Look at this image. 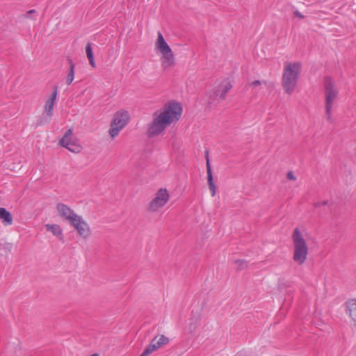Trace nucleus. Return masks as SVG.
I'll use <instances>...</instances> for the list:
<instances>
[{
	"mask_svg": "<svg viewBox=\"0 0 356 356\" xmlns=\"http://www.w3.org/2000/svg\"><path fill=\"white\" fill-rule=\"evenodd\" d=\"M327 204H328V201L318 202L315 203L314 205L316 207H318L322 205H327Z\"/></svg>",
	"mask_w": 356,
	"mask_h": 356,
	"instance_id": "obj_23",
	"label": "nucleus"
},
{
	"mask_svg": "<svg viewBox=\"0 0 356 356\" xmlns=\"http://www.w3.org/2000/svg\"><path fill=\"white\" fill-rule=\"evenodd\" d=\"M45 228L47 231L51 232L55 236L58 237V238L64 242V237L63 234V230L59 225L57 224H46Z\"/></svg>",
	"mask_w": 356,
	"mask_h": 356,
	"instance_id": "obj_15",
	"label": "nucleus"
},
{
	"mask_svg": "<svg viewBox=\"0 0 356 356\" xmlns=\"http://www.w3.org/2000/svg\"><path fill=\"white\" fill-rule=\"evenodd\" d=\"M74 141H75V140L74 139V138H73V134H72V135H71V136H70V137H69V138H67V142L68 143H73V142H74Z\"/></svg>",
	"mask_w": 356,
	"mask_h": 356,
	"instance_id": "obj_24",
	"label": "nucleus"
},
{
	"mask_svg": "<svg viewBox=\"0 0 356 356\" xmlns=\"http://www.w3.org/2000/svg\"><path fill=\"white\" fill-rule=\"evenodd\" d=\"M56 209L59 216L70 223L78 216L70 207L63 203H58Z\"/></svg>",
	"mask_w": 356,
	"mask_h": 356,
	"instance_id": "obj_12",
	"label": "nucleus"
},
{
	"mask_svg": "<svg viewBox=\"0 0 356 356\" xmlns=\"http://www.w3.org/2000/svg\"><path fill=\"white\" fill-rule=\"evenodd\" d=\"M305 235L299 228H296L291 235L293 245V260L298 265H302L307 258L309 248Z\"/></svg>",
	"mask_w": 356,
	"mask_h": 356,
	"instance_id": "obj_3",
	"label": "nucleus"
},
{
	"mask_svg": "<svg viewBox=\"0 0 356 356\" xmlns=\"http://www.w3.org/2000/svg\"><path fill=\"white\" fill-rule=\"evenodd\" d=\"M323 88L325 95V117L327 121L330 123H332L334 122L332 112L334 103L338 98L339 90L336 87L333 80L329 76H327L324 79Z\"/></svg>",
	"mask_w": 356,
	"mask_h": 356,
	"instance_id": "obj_4",
	"label": "nucleus"
},
{
	"mask_svg": "<svg viewBox=\"0 0 356 356\" xmlns=\"http://www.w3.org/2000/svg\"><path fill=\"white\" fill-rule=\"evenodd\" d=\"M302 71L300 62H286L284 63L282 86L285 93L291 95L295 90Z\"/></svg>",
	"mask_w": 356,
	"mask_h": 356,
	"instance_id": "obj_2",
	"label": "nucleus"
},
{
	"mask_svg": "<svg viewBox=\"0 0 356 356\" xmlns=\"http://www.w3.org/2000/svg\"><path fill=\"white\" fill-rule=\"evenodd\" d=\"M68 62L70 64V70L68 71L67 78H66V83L69 86L70 85L74 79V68L75 65L74 64L71 58H68Z\"/></svg>",
	"mask_w": 356,
	"mask_h": 356,
	"instance_id": "obj_19",
	"label": "nucleus"
},
{
	"mask_svg": "<svg viewBox=\"0 0 356 356\" xmlns=\"http://www.w3.org/2000/svg\"><path fill=\"white\" fill-rule=\"evenodd\" d=\"M70 225L74 227L78 234L83 238H88L91 231L88 224L83 220L81 216H77L71 222Z\"/></svg>",
	"mask_w": 356,
	"mask_h": 356,
	"instance_id": "obj_9",
	"label": "nucleus"
},
{
	"mask_svg": "<svg viewBox=\"0 0 356 356\" xmlns=\"http://www.w3.org/2000/svg\"><path fill=\"white\" fill-rule=\"evenodd\" d=\"M286 177L289 179L290 180H296V176L293 175V172L292 171H289L288 172L287 175H286Z\"/></svg>",
	"mask_w": 356,
	"mask_h": 356,
	"instance_id": "obj_22",
	"label": "nucleus"
},
{
	"mask_svg": "<svg viewBox=\"0 0 356 356\" xmlns=\"http://www.w3.org/2000/svg\"><path fill=\"white\" fill-rule=\"evenodd\" d=\"M232 88V85L228 79H224L218 84L217 89L213 92L214 99H225L227 93Z\"/></svg>",
	"mask_w": 356,
	"mask_h": 356,
	"instance_id": "obj_11",
	"label": "nucleus"
},
{
	"mask_svg": "<svg viewBox=\"0 0 356 356\" xmlns=\"http://www.w3.org/2000/svg\"><path fill=\"white\" fill-rule=\"evenodd\" d=\"M195 328L196 327L195 326H193L192 325H190V331L192 332H194L195 330Z\"/></svg>",
	"mask_w": 356,
	"mask_h": 356,
	"instance_id": "obj_27",
	"label": "nucleus"
},
{
	"mask_svg": "<svg viewBox=\"0 0 356 356\" xmlns=\"http://www.w3.org/2000/svg\"><path fill=\"white\" fill-rule=\"evenodd\" d=\"M346 311L351 319L356 323V299L346 302Z\"/></svg>",
	"mask_w": 356,
	"mask_h": 356,
	"instance_id": "obj_16",
	"label": "nucleus"
},
{
	"mask_svg": "<svg viewBox=\"0 0 356 356\" xmlns=\"http://www.w3.org/2000/svg\"><path fill=\"white\" fill-rule=\"evenodd\" d=\"M58 92V87L55 86L54 90L49 97V98L46 101L44 112L38 122V125H42L50 122L51 117L53 116L54 113V106L55 104V101L56 99Z\"/></svg>",
	"mask_w": 356,
	"mask_h": 356,
	"instance_id": "obj_8",
	"label": "nucleus"
},
{
	"mask_svg": "<svg viewBox=\"0 0 356 356\" xmlns=\"http://www.w3.org/2000/svg\"><path fill=\"white\" fill-rule=\"evenodd\" d=\"M249 86L252 89H255L256 92H259L261 90V89H263L264 87H265L266 88H270L272 87L273 84L266 81H261L259 80H256V81L251 82L249 84Z\"/></svg>",
	"mask_w": 356,
	"mask_h": 356,
	"instance_id": "obj_17",
	"label": "nucleus"
},
{
	"mask_svg": "<svg viewBox=\"0 0 356 356\" xmlns=\"http://www.w3.org/2000/svg\"><path fill=\"white\" fill-rule=\"evenodd\" d=\"M35 13V10H29L27 13H26V17H29V15L31 14H33V13Z\"/></svg>",
	"mask_w": 356,
	"mask_h": 356,
	"instance_id": "obj_26",
	"label": "nucleus"
},
{
	"mask_svg": "<svg viewBox=\"0 0 356 356\" xmlns=\"http://www.w3.org/2000/svg\"><path fill=\"white\" fill-rule=\"evenodd\" d=\"M235 263L238 270H241L247 267V262L244 260H237Z\"/></svg>",
	"mask_w": 356,
	"mask_h": 356,
	"instance_id": "obj_21",
	"label": "nucleus"
},
{
	"mask_svg": "<svg viewBox=\"0 0 356 356\" xmlns=\"http://www.w3.org/2000/svg\"><path fill=\"white\" fill-rule=\"evenodd\" d=\"M0 219L5 225H10L13 223V218L10 213L3 207H0Z\"/></svg>",
	"mask_w": 356,
	"mask_h": 356,
	"instance_id": "obj_18",
	"label": "nucleus"
},
{
	"mask_svg": "<svg viewBox=\"0 0 356 356\" xmlns=\"http://www.w3.org/2000/svg\"><path fill=\"white\" fill-rule=\"evenodd\" d=\"M129 118V114L127 111L120 110L115 113L108 131L112 138L118 136L119 133L128 124Z\"/></svg>",
	"mask_w": 356,
	"mask_h": 356,
	"instance_id": "obj_6",
	"label": "nucleus"
},
{
	"mask_svg": "<svg viewBox=\"0 0 356 356\" xmlns=\"http://www.w3.org/2000/svg\"><path fill=\"white\" fill-rule=\"evenodd\" d=\"M294 14L296 17H298L299 18H303V15L299 11H296Z\"/></svg>",
	"mask_w": 356,
	"mask_h": 356,
	"instance_id": "obj_25",
	"label": "nucleus"
},
{
	"mask_svg": "<svg viewBox=\"0 0 356 356\" xmlns=\"http://www.w3.org/2000/svg\"><path fill=\"white\" fill-rule=\"evenodd\" d=\"M170 199L169 193L165 188H160L155 194V197L150 202L148 210L155 212L161 209L168 202Z\"/></svg>",
	"mask_w": 356,
	"mask_h": 356,
	"instance_id": "obj_7",
	"label": "nucleus"
},
{
	"mask_svg": "<svg viewBox=\"0 0 356 356\" xmlns=\"http://www.w3.org/2000/svg\"><path fill=\"white\" fill-rule=\"evenodd\" d=\"M157 39L155 42V48L161 54V63L164 70L170 68L175 65L174 54L165 42L162 33L159 31Z\"/></svg>",
	"mask_w": 356,
	"mask_h": 356,
	"instance_id": "obj_5",
	"label": "nucleus"
},
{
	"mask_svg": "<svg viewBox=\"0 0 356 356\" xmlns=\"http://www.w3.org/2000/svg\"><path fill=\"white\" fill-rule=\"evenodd\" d=\"M71 135H72V129H68L65 132L64 136L60 140V144L63 147L67 148V149H69L72 152L79 153L82 149V147H81V146L79 144H78L76 141H74L73 143H68L67 142V138L69 137H70Z\"/></svg>",
	"mask_w": 356,
	"mask_h": 356,
	"instance_id": "obj_13",
	"label": "nucleus"
},
{
	"mask_svg": "<svg viewBox=\"0 0 356 356\" xmlns=\"http://www.w3.org/2000/svg\"><path fill=\"white\" fill-rule=\"evenodd\" d=\"M86 52L87 57L89 60L90 64L91 65V66L92 67H95V63L94 60V56H93L92 49L90 43H88L86 45Z\"/></svg>",
	"mask_w": 356,
	"mask_h": 356,
	"instance_id": "obj_20",
	"label": "nucleus"
},
{
	"mask_svg": "<svg viewBox=\"0 0 356 356\" xmlns=\"http://www.w3.org/2000/svg\"><path fill=\"white\" fill-rule=\"evenodd\" d=\"M169 343V339L163 334L156 336L152 340L149 346H147L140 356H147L154 351L160 348L161 346Z\"/></svg>",
	"mask_w": 356,
	"mask_h": 356,
	"instance_id": "obj_10",
	"label": "nucleus"
},
{
	"mask_svg": "<svg viewBox=\"0 0 356 356\" xmlns=\"http://www.w3.org/2000/svg\"><path fill=\"white\" fill-rule=\"evenodd\" d=\"M182 107L175 101L165 104L162 110L153 113V120L149 124L147 136L150 138L162 134L171 124L177 122L181 118Z\"/></svg>",
	"mask_w": 356,
	"mask_h": 356,
	"instance_id": "obj_1",
	"label": "nucleus"
},
{
	"mask_svg": "<svg viewBox=\"0 0 356 356\" xmlns=\"http://www.w3.org/2000/svg\"><path fill=\"white\" fill-rule=\"evenodd\" d=\"M206 159H207V179L208 184L210 191H211V195L213 197L216 195V186L213 181V176L211 172V168L209 163L208 152H206Z\"/></svg>",
	"mask_w": 356,
	"mask_h": 356,
	"instance_id": "obj_14",
	"label": "nucleus"
}]
</instances>
